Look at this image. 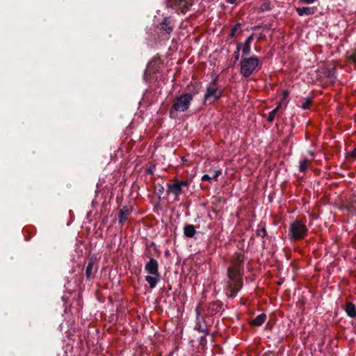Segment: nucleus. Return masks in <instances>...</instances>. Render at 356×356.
<instances>
[{
    "instance_id": "obj_1",
    "label": "nucleus",
    "mask_w": 356,
    "mask_h": 356,
    "mask_svg": "<svg viewBox=\"0 0 356 356\" xmlns=\"http://www.w3.org/2000/svg\"><path fill=\"white\" fill-rule=\"evenodd\" d=\"M190 184L191 181L188 179L180 180L175 177L171 183L167 184L166 193L168 195H173L175 200L178 201L179 195L186 194L188 192Z\"/></svg>"
},
{
    "instance_id": "obj_2",
    "label": "nucleus",
    "mask_w": 356,
    "mask_h": 356,
    "mask_svg": "<svg viewBox=\"0 0 356 356\" xmlns=\"http://www.w3.org/2000/svg\"><path fill=\"white\" fill-rule=\"evenodd\" d=\"M193 99V97L191 93H184L177 97L170 110V118H175L176 112L186 111L189 108Z\"/></svg>"
},
{
    "instance_id": "obj_3",
    "label": "nucleus",
    "mask_w": 356,
    "mask_h": 356,
    "mask_svg": "<svg viewBox=\"0 0 356 356\" xmlns=\"http://www.w3.org/2000/svg\"><path fill=\"white\" fill-rule=\"evenodd\" d=\"M259 60L256 56L242 58L240 62V73L243 77L248 78L259 65Z\"/></svg>"
},
{
    "instance_id": "obj_4",
    "label": "nucleus",
    "mask_w": 356,
    "mask_h": 356,
    "mask_svg": "<svg viewBox=\"0 0 356 356\" xmlns=\"http://www.w3.org/2000/svg\"><path fill=\"white\" fill-rule=\"evenodd\" d=\"M218 78L213 79L207 87L206 92L204 95V101L213 102L215 100L220 99L222 96V91L217 86Z\"/></svg>"
},
{
    "instance_id": "obj_5",
    "label": "nucleus",
    "mask_w": 356,
    "mask_h": 356,
    "mask_svg": "<svg viewBox=\"0 0 356 356\" xmlns=\"http://www.w3.org/2000/svg\"><path fill=\"white\" fill-rule=\"evenodd\" d=\"M196 314V322L194 326V330L199 332H202L206 334H209L208 327L210 326V323L207 321V315H201L199 307H197L195 309Z\"/></svg>"
},
{
    "instance_id": "obj_6",
    "label": "nucleus",
    "mask_w": 356,
    "mask_h": 356,
    "mask_svg": "<svg viewBox=\"0 0 356 356\" xmlns=\"http://www.w3.org/2000/svg\"><path fill=\"white\" fill-rule=\"evenodd\" d=\"M291 237L293 239L303 238L307 232L306 226L299 220L293 222L289 227Z\"/></svg>"
},
{
    "instance_id": "obj_7",
    "label": "nucleus",
    "mask_w": 356,
    "mask_h": 356,
    "mask_svg": "<svg viewBox=\"0 0 356 356\" xmlns=\"http://www.w3.org/2000/svg\"><path fill=\"white\" fill-rule=\"evenodd\" d=\"M145 270L149 275H157L159 272V263L154 258H150L145 265Z\"/></svg>"
},
{
    "instance_id": "obj_8",
    "label": "nucleus",
    "mask_w": 356,
    "mask_h": 356,
    "mask_svg": "<svg viewBox=\"0 0 356 356\" xmlns=\"http://www.w3.org/2000/svg\"><path fill=\"white\" fill-rule=\"evenodd\" d=\"M228 277L229 279L234 282V284H229V288L230 291L232 293H234L232 296H235V294L238 292V286L241 284V280L237 277L236 275H232L229 269L228 270Z\"/></svg>"
},
{
    "instance_id": "obj_9",
    "label": "nucleus",
    "mask_w": 356,
    "mask_h": 356,
    "mask_svg": "<svg viewBox=\"0 0 356 356\" xmlns=\"http://www.w3.org/2000/svg\"><path fill=\"white\" fill-rule=\"evenodd\" d=\"M130 209L127 207L124 206L118 212L119 224L122 225L128 219L130 214Z\"/></svg>"
},
{
    "instance_id": "obj_10",
    "label": "nucleus",
    "mask_w": 356,
    "mask_h": 356,
    "mask_svg": "<svg viewBox=\"0 0 356 356\" xmlns=\"http://www.w3.org/2000/svg\"><path fill=\"white\" fill-rule=\"evenodd\" d=\"M161 279L160 273L145 276V281L149 284L151 289H154Z\"/></svg>"
},
{
    "instance_id": "obj_11",
    "label": "nucleus",
    "mask_w": 356,
    "mask_h": 356,
    "mask_svg": "<svg viewBox=\"0 0 356 356\" xmlns=\"http://www.w3.org/2000/svg\"><path fill=\"white\" fill-rule=\"evenodd\" d=\"M222 309V304L220 302H211L209 304L207 309H208V315L213 316L216 314L220 310Z\"/></svg>"
},
{
    "instance_id": "obj_12",
    "label": "nucleus",
    "mask_w": 356,
    "mask_h": 356,
    "mask_svg": "<svg viewBox=\"0 0 356 356\" xmlns=\"http://www.w3.org/2000/svg\"><path fill=\"white\" fill-rule=\"evenodd\" d=\"M299 16H309L314 14L315 10L313 7H302L296 9Z\"/></svg>"
},
{
    "instance_id": "obj_13",
    "label": "nucleus",
    "mask_w": 356,
    "mask_h": 356,
    "mask_svg": "<svg viewBox=\"0 0 356 356\" xmlns=\"http://www.w3.org/2000/svg\"><path fill=\"white\" fill-rule=\"evenodd\" d=\"M196 233L195 227L193 225L186 224L184 227V234L187 238H193Z\"/></svg>"
},
{
    "instance_id": "obj_14",
    "label": "nucleus",
    "mask_w": 356,
    "mask_h": 356,
    "mask_svg": "<svg viewBox=\"0 0 356 356\" xmlns=\"http://www.w3.org/2000/svg\"><path fill=\"white\" fill-rule=\"evenodd\" d=\"M161 29L167 34H170L173 31V26L171 24L168 18L165 17L163 21L161 23Z\"/></svg>"
},
{
    "instance_id": "obj_15",
    "label": "nucleus",
    "mask_w": 356,
    "mask_h": 356,
    "mask_svg": "<svg viewBox=\"0 0 356 356\" xmlns=\"http://www.w3.org/2000/svg\"><path fill=\"white\" fill-rule=\"evenodd\" d=\"M201 87L202 84L200 82L195 81L194 83H191V84L188 87V90L189 91L188 93H191L193 96L197 95L200 92Z\"/></svg>"
},
{
    "instance_id": "obj_16",
    "label": "nucleus",
    "mask_w": 356,
    "mask_h": 356,
    "mask_svg": "<svg viewBox=\"0 0 356 356\" xmlns=\"http://www.w3.org/2000/svg\"><path fill=\"white\" fill-rule=\"evenodd\" d=\"M345 311L348 316L351 318L356 317V308L353 303L347 302L346 304Z\"/></svg>"
},
{
    "instance_id": "obj_17",
    "label": "nucleus",
    "mask_w": 356,
    "mask_h": 356,
    "mask_svg": "<svg viewBox=\"0 0 356 356\" xmlns=\"http://www.w3.org/2000/svg\"><path fill=\"white\" fill-rule=\"evenodd\" d=\"M267 318V316L266 314H261L258 315L256 318H254L251 321V325H255V326H261L264 323Z\"/></svg>"
},
{
    "instance_id": "obj_18",
    "label": "nucleus",
    "mask_w": 356,
    "mask_h": 356,
    "mask_svg": "<svg viewBox=\"0 0 356 356\" xmlns=\"http://www.w3.org/2000/svg\"><path fill=\"white\" fill-rule=\"evenodd\" d=\"M256 233L257 236H259L262 238L265 237L267 235L265 223L261 222L258 225V228L256 230Z\"/></svg>"
},
{
    "instance_id": "obj_19",
    "label": "nucleus",
    "mask_w": 356,
    "mask_h": 356,
    "mask_svg": "<svg viewBox=\"0 0 356 356\" xmlns=\"http://www.w3.org/2000/svg\"><path fill=\"white\" fill-rule=\"evenodd\" d=\"M280 106H281V104L277 105L275 108H274L273 111H271L269 113L268 116L267 118V121L268 122H272L274 120L275 115H276L277 112L278 111V110L280 109Z\"/></svg>"
},
{
    "instance_id": "obj_20",
    "label": "nucleus",
    "mask_w": 356,
    "mask_h": 356,
    "mask_svg": "<svg viewBox=\"0 0 356 356\" xmlns=\"http://www.w3.org/2000/svg\"><path fill=\"white\" fill-rule=\"evenodd\" d=\"M309 161L307 159H303L299 162V170L300 172H305L308 168Z\"/></svg>"
},
{
    "instance_id": "obj_21",
    "label": "nucleus",
    "mask_w": 356,
    "mask_h": 356,
    "mask_svg": "<svg viewBox=\"0 0 356 356\" xmlns=\"http://www.w3.org/2000/svg\"><path fill=\"white\" fill-rule=\"evenodd\" d=\"M347 58L349 61L356 64V49L347 52Z\"/></svg>"
},
{
    "instance_id": "obj_22",
    "label": "nucleus",
    "mask_w": 356,
    "mask_h": 356,
    "mask_svg": "<svg viewBox=\"0 0 356 356\" xmlns=\"http://www.w3.org/2000/svg\"><path fill=\"white\" fill-rule=\"evenodd\" d=\"M93 267H94V264L92 261H90L87 266H86V275L88 278H90L91 275H92V270H93Z\"/></svg>"
},
{
    "instance_id": "obj_23",
    "label": "nucleus",
    "mask_w": 356,
    "mask_h": 356,
    "mask_svg": "<svg viewBox=\"0 0 356 356\" xmlns=\"http://www.w3.org/2000/svg\"><path fill=\"white\" fill-rule=\"evenodd\" d=\"M250 46H245L243 45L242 47V58H248L247 56H248L250 54Z\"/></svg>"
},
{
    "instance_id": "obj_24",
    "label": "nucleus",
    "mask_w": 356,
    "mask_h": 356,
    "mask_svg": "<svg viewBox=\"0 0 356 356\" xmlns=\"http://www.w3.org/2000/svg\"><path fill=\"white\" fill-rule=\"evenodd\" d=\"M241 26V24L240 23H237L236 24H235L234 26L232 29V30L230 31L229 37L234 38L236 36V31L238 29H240Z\"/></svg>"
},
{
    "instance_id": "obj_25",
    "label": "nucleus",
    "mask_w": 356,
    "mask_h": 356,
    "mask_svg": "<svg viewBox=\"0 0 356 356\" xmlns=\"http://www.w3.org/2000/svg\"><path fill=\"white\" fill-rule=\"evenodd\" d=\"M270 9V2L268 1H265L261 5V7H260V10L261 11H265V10H269Z\"/></svg>"
},
{
    "instance_id": "obj_26",
    "label": "nucleus",
    "mask_w": 356,
    "mask_h": 356,
    "mask_svg": "<svg viewBox=\"0 0 356 356\" xmlns=\"http://www.w3.org/2000/svg\"><path fill=\"white\" fill-rule=\"evenodd\" d=\"M156 190H157V195H159V197H160L161 195L163 193L165 189H164V187L162 186V185H159L158 186H156Z\"/></svg>"
},
{
    "instance_id": "obj_27",
    "label": "nucleus",
    "mask_w": 356,
    "mask_h": 356,
    "mask_svg": "<svg viewBox=\"0 0 356 356\" xmlns=\"http://www.w3.org/2000/svg\"><path fill=\"white\" fill-rule=\"evenodd\" d=\"M253 39V35H250L245 41L243 45H245V46H250V44H251V42Z\"/></svg>"
},
{
    "instance_id": "obj_28",
    "label": "nucleus",
    "mask_w": 356,
    "mask_h": 356,
    "mask_svg": "<svg viewBox=\"0 0 356 356\" xmlns=\"http://www.w3.org/2000/svg\"><path fill=\"white\" fill-rule=\"evenodd\" d=\"M311 102V99H307V101L304 102L302 105L301 108L303 109H307L308 108V104Z\"/></svg>"
},
{
    "instance_id": "obj_29",
    "label": "nucleus",
    "mask_w": 356,
    "mask_h": 356,
    "mask_svg": "<svg viewBox=\"0 0 356 356\" xmlns=\"http://www.w3.org/2000/svg\"><path fill=\"white\" fill-rule=\"evenodd\" d=\"M348 157H350L352 159H355L356 157V148H355L348 153Z\"/></svg>"
},
{
    "instance_id": "obj_30",
    "label": "nucleus",
    "mask_w": 356,
    "mask_h": 356,
    "mask_svg": "<svg viewBox=\"0 0 356 356\" xmlns=\"http://www.w3.org/2000/svg\"><path fill=\"white\" fill-rule=\"evenodd\" d=\"M211 179V177L207 175V174H204L202 177V181H210Z\"/></svg>"
},
{
    "instance_id": "obj_31",
    "label": "nucleus",
    "mask_w": 356,
    "mask_h": 356,
    "mask_svg": "<svg viewBox=\"0 0 356 356\" xmlns=\"http://www.w3.org/2000/svg\"><path fill=\"white\" fill-rule=\"evenodd\" d=\"M221 170H216L214 171V174L213 175V178H218L221 175Z\"/></svg>"
},
{
    "instance_id": "obj_32",
    "label": "nucleus",
    "mask_w": 356,
    "mask_h": 356,
    "mask_svg": "<svg viewBox=\"0 0 356 356\" xmlns=\"http://www.w3.org/2000/svg\"><path fill=\"white\" fill-rule=\"evenodd\" d=\"M242 47H243L242 44L241 42H238L236 44V49L235 51L236 53H239L241 49L242 50Z\"/></svg>"
},
{
    "instance_id": "obj_33",
    "label": "nucleus",
    "mask_w": 356,
    "mask_h": 356,
    "mask_svg": "<svg viewBox=\"0 0 356 356\" xmlns=\"http://www.w3.org/2000/svg\"><path fill=\"white\" fill-rule=\"evenodd\" d=\"M239 59V53H236L234 51V62L237 61Z\"/></svg>"
},
{
    "instance_id": "obj_34",
    "label": "nucleus",
    "mask_w": 356,
    "mask_h": 356,
    "mask_svg": "<svg viewBox=\"0 0 356 356\" xmlns=\"http://www.w3.org/2000/svg\"><path fill=\"white\" fill-rule=\"evenodd\" d=\"M227 2L230 4H234L236 2V0H227Z\"/></svg>"
},
{
    "instance_id": "obj_35",
    "label": "nucleus",
    "mask_w": 356,
    "mask_h": 356,
    "mask_svg": "<svg viewBox=\"0 0 356 356\" xmlns=\"http://www.w3.org/2000/svg\"><path fill=\"white\" fill-rule=\"evenodd\" d=\"M284 98H286L289 95V92L285 90L283 93Z\"/></svg>"
},
{
    "instance_id": "obj_36",
    "label": "nucleus",
    "mask_w": 356,
    "mask_h": 356,
    "mask_svg": "<svg viewBox=\"0 0 356 356\" xmlns=\"http://www.w3.org/2000/svg\"><path fill=\"white\" fill-rule=\"evenodd\" d=\"M308 154H309V155L312 156H314V152H312V151H308Z\"/></svg>"
},
{
    "instance_id": "obj_37",
    "label": "nucleus",
    "mask_w": 356,
    "mask_h": 356,
    "mask_svg": "<svg viewBox=\"0 0 356 356\" xmlns=\"http://www.w3.org/2000/svg\"><path fill=\"white\" fill-rule=\"evenodd\" d=\"M241 255H240V256H239V257H238V261H239V262H240V263H241V262H242V259H241V258H240V257H241Z\"/></svg>"
},
{
    "instance_id": "obj_38",
    "label": "nucleus",
    "mask_w": 356,
    "mask_h": 356,
    "mask_svg": "<svg viewBox=\"0 0 356 356\" xmlns=\"http://www.w3.org/2000/svg\"><path fill=\"white\" fill-rule=\"evenodd\" d=\"M179 1H182L183 0H179Z\"/></svg>"
}]
</instances>
